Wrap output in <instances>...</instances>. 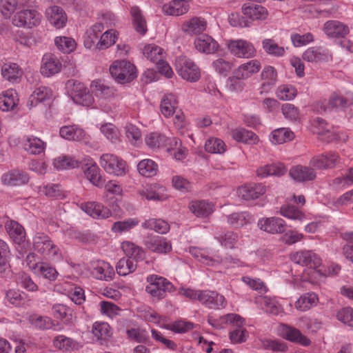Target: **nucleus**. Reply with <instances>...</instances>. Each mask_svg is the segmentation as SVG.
<instances>
[{"instance_id":"nucleus-26","label":"nucleus","mask_w":353,"mask_h":353,"mask_svg":"<svg viewBox=\"0 0 353 353\" xmlns=\"http://www.w3.org/2000/svg\"><path fill=\"white\" fill-rule=\"evenodd\" d=\"M19 99L14 89L9 88L0 93V110L3 112L12 111L16 109Z\"/></svg>"},{"instance_id":"nucleus-35","label":"nucleus","mask_w":353,"mask_h":353,"mask_svg":"<svg viewBox=\"0 0 353 353\" xmlns=\"http://www.w3.org/2000/svg\"><path fill=\"white\" fill-rule=\"evenodd\" d=\"M287 172V168L282 163H273L260 166L256 170L259 177L265 178L270 176H281Z\"/></svg>"},{"instance_id":"nucleus-21","label":"nucleus","mask_w":353,"mask_h":353,"mask_svg":"<svg viewBox=\"0 0 353 353\" xmlns=\"http://www.w3.org/2000/svg\"><path fill=\"white\" fill-rule=\"evenodd\" d=\"M194 46L198 52L207 54L216 52L219 48L218 42L208 34L197 37L194 41Z\"/></svg>"},{"instance_id":"nucleus-15","label":"nucleus","mask_w":353,"mask_h":353,"mask_svg":"<svg viewBox=\"0 0 353 353\" xmlns=\"http://www.w3.org/2000/svg\"><path fill=\"white\" fill-rule=\"evenodd\" d=\"M46 17L50 24L56 29L64 28L68 22L65 10L58 6L48 7L46 10Z\"/></svg>"},{"instance_id":"nucleus-30","label":"nucleus","mask_w":353,"mask_h":353,"mask_svg":"<svg viewBox=\"0 0 353 353\" xmlns=\"http://www.w3.org/2000/svg\"><path fill=\"white\" fill-rule=\"evenodd\" d=\"M1 182L6 185L19 186L27 183L29 181V176L27 172L13 170L1 176Z\"/></svg>"},{"instance_id":"nucleus-10","label":"nucleus","mask_w":353,"mask_h":353,"mask_svg":"<svg viewBox=\"0 0 353 353\" xmlns=\"http://www.w3.org/2000/svg\"><path fill=\"white\" fill-rule=\"evenodd\" d=\"M291 259L302 266L321 272V270H318L321 266V260L316 253L311 250H301L293 253L291 255Z\"/></svg>"},{"instance_id":"nucleus-19","label":"nucleus","mask_w":353,"mask_h":353,"mask_svg":"<svg viewBox=\"0 0 353 353\" xmlns=\"http://www.w3.org/2000/svg\"><path fill=\"white\" fill-rule=\"evenodd\" d=\"M200 303L210 309L224 308L227 305V301L223 295L210 290H203Z\"/></svg>"},{"instance_id":"nucleus-13","label":"nucleus","mask_w":353,"mask_h":353,"mask_svg":"<svg viewBox=\"0 0 353 353\" xmlns=\"http://www.w3.org/2000/svg\"><path fill=\"white\" fill-rule=\"evenodd\" d=\"M278 334L281 337L302 345L307 346L310 343V340L302 334L296 328L285 324H281L277 329Z\"/></svg>"},{"instance_id":"nucleus-63","label":"nucleus","mask_w":353,"mask_h":353,"mask_svg":"<svg viewBox=\"0 0 353 353\" xmlns=\"http://www.w3.org/2000/svg\"><path fill=\"white\" fill-rule=\"evenodd\" d=\"M53 316L61 320L64 323L68 324L72 321V311L65 305L55 304L52 307Z\"/></svg>"},{"instance_id":"nucleus-16","label":"nucleus","mask_w":353,"mask_h":353,"mask_svg":"<svg viewBox=\"0 0 353 353\" xmlns=\"http://www.w3.org/2000/svg\"><path fill=\"white\" fill-rule=\"evenodd\" d=\"M260 76L261 84L259 88V92L261 94L263 93H268L277 83V71L272 65H265Z\"/></svg>"},{"instance_id":"nucleus-18","label":"nucleus","mask_w":353,"mask_h":353,"mask_svg":"<svg viewBox=\"0 0 353 353\" xmlns=\"http://www.w3.org/2000/svg\"><path fill=\"white\" fill-rule=\"evenodd\" d=\"M353 103V93H347V97H344L342 95L334 92L328 100H324L321 102V109L323 112H327L335 108L345 107Z\"/></svg>"},{"instance_id":"nucleus-25","label":"nucleus","mask_w":353,"mask_h":353,"mask_svg":"<svg viewBox=\"0 0 353 353\" xmlns=\"http://www.w3.org/2000/svg\"><path fill=\"white\" fill-rule=\"evenodd\" d=\"M266 188L263 183L247 184L242 185L237 189V194L245 200L258 199L264 194Z\"/></svg>"},{"instance_id":"nucleus-59","label":"nucleus","mask_w":353,"mask_h":353,"mask_svg":"<svg viewBox=\"0 0 353 353\" xmlns=\"http://www.w3.org/2000/svg\"><path fill=\"white\" fill-rule=\"evenodd\" d=\"M169 145L170 147H168V150L176 160L181 161L186 157L188 150L186 148L181 146V141L175 137L171 138Z\"/></svg>"},{"instance_id":"nucleus-44","label":"nucleus","mask_w":353,"mask_h":353,"mask_svg":"<svg viewBox=\"0 0 353 353\" xmlns=\"http://www.w3.org/2000/svg\"><path fill=\"white\" fill-rule=\"evenodd\" d=\"M10 237L17 244H21L26 239V232L21 225L14 221H7L5 225Z\"/></svg>"},{"instance_id":"nucleus-6","label":"nucleus","mask_w":353,"mask_h":353,"mask_svg":"<svg viewBox=\"0 0 353 353\" xmlns=\"http://www.w3.org/2000/svg\"><path fill=\"white\" fill-rule=\"evenodd\" d=\"M41 18V14L36 10L23 9L14 14L12 23L19 28H32L39 25Z\"/></svg>"},{"instance_id":"nucleus-8","label":"nucleus","mask_w":353,"mask_h":353,"mask_svg":"<svg viewBox=\"0 0 353 353\" xmlns=\"http://www.w3.org/2000/svg\"><path fill=\"white\" fill-rule=\"evenodd\" d=\"M227 46L231 54L237 58L251 59L256 54L253 43L245 39H231L228 41Z\"/></svg>"},{"instance_id":"nucleus-48","label":"nucleus","mask_w":353,"mask_h":353,"mask_svg":"<svg viewBox=\"0 0 353 353\" xmlns=\"http://www.w3.org/2000/svg\"><path fill=\"white\" fill-rule=\"evenodd\" d=\"M143 54L147 59L154 63L159 62V61L165 57L164 50L154 43L145 45L143 48Z\"/></svg>"},{"instance_id":"nucleus-31","label":"nucleus","mask_w":353,"mask_h":353,"mask_svg":"<svg viewBox=\"0 0 353 353\" xmlns=\"http://www.w3.org/2000/svg\"><path fill=\"white\" fill-rule=\"evenodd\" d=\"M302 58L307 62L318 63L328 61L331 58V54L326 48L310 47L303 53Z\"/></svg>"},{"instance_id":"nucleus-37","label":"nucleus","mask_w":353,"mask_h":353,"mask_svg":"<svg viewBox=\"0 0 353 353\" xmlns=\"http://www.w3.org/2000/svg\"><path fill=\"white\" fill-rule=\"evenodd\" d=\"M92 92L99 99H110L116 95L114 89L105 84L101 81H93L90 85Z\"/></svg>"},{"instance_id":"nucleus-57","label":"nucleus","mask_w":353,"mask_h":353,"mask_svg":"<svg viewBox=\"0 0 353 353\" xmlns=\"http://www.w3.org/2000/svg\"><path fill=\"white\" fill-rule=\"evenodd\" d=\"M24 149L33 154L42 153L46 148V143L39 138L27 137L23 143Z\"/></svg>"},{"instance_id":"nucleus-62","label":"nucleus","mask_w":353,"mask_h":353,"mask_svg":"<svg viewBox=\"0 0 353 353\" xmlns=\"http://www.w3.org/2000/svg\"><path fill=\"white\" fill-rule=\"evenodd\" d=\"M121 249L127 258L137 261L141 258L143 250L139 246L130 241H124L121 244Z\"/></svg>"},{"instance_id":"nucleus-47","label":"nucleus","mask_w":353,"mask_h":353,"mask_svg":"<svg viewBox=\"0 0 353 353\" xmlns=\"http://www.w3.org/2000/svg\"><path fill=\"white\" fill-rule=\"evenodd\" d=\"M319 297L314 292H307L301 295L295 302L294 306L296 310L305 312L317 305Z\"/></svg>"},{"instance_id":"nucleus-43","label":"nucleus","mask_w":353,"mask_h":353,"mask_svg":"<svg viewBox=\"0 0 353 353\" xmlns=\"http://www.w3.org/2000/svg\"><path fill=\"white\" fill-rule=\"evenodd\" d=\"M190 210L197 217L205 218L214 212V205L205 201H194L189 205Z\"/></svg>"},{"instance_id":"nucleus-1","label":"nucleus","mask_w":353,"mask_h":353,"mask_svg":"<svg viewBox=\"0 0 353 353\" xmlns=\"http://www.w3.org/2000/svg\"><path fill=\"white\" fill-rule=\"evenodd\" d=\"M32 248L46 259L55 262L63 259L62 252L59 247L43 232H37L34 234L32 238Z\"/></svg>"},{"instance_id":"nucleus-46","label":"nucleus","mask_w":353,"mask_h":353,"mask_svg":"<svg viewBox=\"0 0 353 353\" xmlns=\"http://www.w3.org/2000/svg\"><path fill=\"white\" fill-rule=\"evenodd\" d=\"M52 97V90L46 86H41L34 90L29 97L28 105L30 108L37 106L40 102L50 99Z\"/></svg>"},{"instance_id":"nucleus-17","label":"nucleus","mask_w":353,"mask_h":353,"mask_svg":"<svg viewBox=\"0 0 353 353\" xmlns=\"http://www.w3.org/2000/svg\"><path fill=\"white\" fill-rule=\"evenodd\" d=\"M258 226L261 230L270 234H282L285 231L286 223L280 217L273 216L259 219Z\"/></svg>"},{"instance_id":"nucleus-56","label":"nucleus","mask_w":353,"mask_h":353,"mask_svg":"<svg viewBox=\"0 0 353 353\" xmlns=\"http://www.w3.org/2000/svg\"><path fill=\"white\" fill-rule=\"evenodd\" d=\"M117 30L110 29L101 34L100 39L97 43V48L105 50L114 45L118 39Z\"/></svg>"},{"instance_id":"nucleus-5","label":"nucleus","mask_w":353,"mask_h":353,"mask_svg":"<svg viewBox=\"0 0 353 353\" xmlns=\"http://www.w3.org/2000/svg\"><path fill=\"white\" fill-rule=\"evenodd\" d=\"M175 66L177 73L182 79L190 82H196L200 79L199 68L189 58L185 56L178 57L176 59Z\"/></svg>"},{"instance_id":"nucleus-39","label":"nucleus","mask_w":353,"mask_h":353,"mask_svg":"<svg viewBox=\"0 0 353 353\" xmlns=\"http://www.w3.org/2000/svg\"><path fill=\"white\" fill-rule=\"evenodd\" d=\"M104 30L103 24L96 23L87 30L84 36V46L86 48H91L100 39L102 32Z\"/></svg>"},{"instance_id":"nucleus-60","label":"nucleus","mask_w":353,"mask_h":353,"mask_svg":"<svg viewBox=\"0 0 353 353\" xmlns=\"http://www.w3.org/2000/svg\"><path fill=\"white\" fill-rule=\"evenodd\" d=\"M144 229L154 230L159 234H165L170 230V225L163 219H150L142 223Z\"/></svg>"},{"instance_id":"nucleus-36","label":"nucleus","mask_w":353,"mask_h":353,"mask_svg":"<svg viewBox=\"0 0 353 353\" xmlns=\"http://www.w3.org/2000/svg\"><path fill=\"white\" fill-rule=\"evenodd\" d=\"M190 0H172L163 5V12L168 15L179 16L186 13L190 8Z\"/></svg>"},{"instance_id":"nucleus-41","label":"nucleus","mask_w":353,"mask_h":353,"mask_svg":"<svg viewBox=\"0 0 353 353\" xmlns=\"http://www.w3.org/2000/svg\"><path fill=\"white\" fill-rule=\"evenodd\" d=\"M233 139L238 142L249 145L257 144L259 139L258 136L252 131L244 128H236L231 131Z\"/></svg>"},{"instance_id":"nucleus-9","label":"nucleus","mask_w":353,"mask_h":353,"mask_svg":"<svg viewBox=\"0 0 353 353\" xmlns=\"http://www.w3.org/2000/svg\"><path fill=\"white\" fill-rule=\"evenodd\" d=\"M322 30L328 39L336 40L346 37L350 32L347 24L336 19L325 21Z\"/></svg>"},{"instance_id":"nucleus-11","label":"nucleus","mask_w":353,"mask_h":353,"mask_svg":"<svg viewBox=\"0 0 353 353\" xmlns=\"http://www.w3.org/2000/svg\"><path fill=\"white\" fill-rule=\"evenodd\" d=\"M73 101L83 106H90L92 104L94 99L86 86L81 82L75 81L70 91Z\"/></svg>"},{"instance_id":"nucleus-3","label":"nucleus","mask_w":353,"mask_h":353,"mask_svg":"<svg viewBox=\"0 0 353 353\" xmlns=\"http://www.w3.org/2000/svg\"><path fill=\"white\" fill-rule=\"evenodd\" d=\"M112 77L120 83L132 81L137 77V68L127 61H115L110 67Z\"/></svg>"},{"instance_id":"nucleus-32","label":"nucleus","mask_w":353,"mask_h":353,"mask_svg":"<svg viewBox=\"0 0 353 353\" xmlns=\"http://www.w3.org/2000/svg\"><path fill=\"white\" fill-rule=\"evenodd\" d=\"M207 23L201 17H193L185 21L181 27V31L188 35L201 34L205 30Z\"/></svg>"},{"instance_id":"nucleus-64","label":"nucleus","mask_w":353,"mask_h":353,"mask_svg":"<svg viewBox=\"0 0 353 353\" xmlns=\"http://www.w3.org/2000/svg\"><path fill=\"white\" fill-rule=\"evenodd\" d=\"M262 47L267 54L274 57H282L285 52L283 47L279 46L275 41L272 39H263L262 41Z\"/></svg>"},{"instance_id":"nucleus-2","label":"nucleus","mask_w":353,"mask_h":353,"mask_svg":"<svg viewBox=\"0 0 353 353\" xmlns=\"http://www.w3.org/2000/svg\"><path fill=\"white\" fill-rule=\"evenodd\" d=\"M99 165L105 172L115 176H123L128 172L127 163L114 154H103L99 159Z\"/></svg>"},{"instance_id":"nucleus-24","label":"nucleus","mask_w":353,"mask_h":353,"mask_svg":"<svg viewBox=\"0 0 353 353\" xmlns=\"http://www.w3.org/2000/svg\"><path fill=\"white\" fill-rule=\"evenodd\" d=\"M289 175L298 182L311 181L316 177V174L313 168L303 165L292 166L290 169Z\"/></svg>"},{"instance_id":"nucleus-58","label":"nucleus","mask_w":353,"mask_h":353,"mask_svg":"<svg viewBox=\"0 0 353 353\" xmlns=\"http://www.w3.org/2000/svg\"><path fill=\"white\" fill-rule=\"evenodd\" d=\"M137 268L136 261L123 257L117 263L116 270L119 275L124 276L134 272Z\"/></svg>"},{"instance_id":"nucleus-28","label":"nucleus","mask_w":353,"mask_h":353,"mask_svg":"<svg viewBox=\"0 0 353 353\" xmlns=\"http://www.w3.org/2000/svg\"><path fill=\"white\" fill-rule=\"evenodd\" d=\"M261 68V61L258 59H252L239 65L233 72L239 78L248 79L257 74Z\"/></svg>"},{"instance_id":"nucleus-50","label":"nucleus","mask_w":353,"mask_h":353,"mask_svg":"<svg viewBox=\"0 0 353 353\" xmlns=\"http://www.w3.org/2000/svg\"><path fill=\"white\" fill-rule=\"evenodd\" d=\"M256 302L268 313L278 314L281 311V305L274 298L267 296H259L256 298Z\"/></svg>"},{"instance_id":"nucleus-20","label":"nucleus","mask_w":353,"mask_h":353,"mask_svg":"<svg viewBox=\"0 0 353 353\" xmlns=\"http://www.w3.org/2000/svg\"><path fill=\"white\" fill-rule=\"evenodd\" d=\"M238 320L232 321L230 332V339L233 344H239L245 342L248 337V332L244 327L245 320L239 314Z\"/></svg>"},{"instance_id":"nucleus-49","label":"nucleus","mask_w":353,"mask_h":353,"mask_svg":"<svg viewBox=\"0 0 353 353\" xmlns=\"http://www.w3.org/2000/svg\"><path fill=\"white\" fill-rule=\"evenodd\" d=\"M52 343L55 348L63 352H70L79 348L77 341L62 334L54 337Z\"/></svg>"},{"instance_id":"nucleus-51","label":"nucleus","mask_w":353,"mask_h":353,"mask_svg":"<svg viewBox=\"0 0 353 353\" xmlns=\"http://www.w3.org/2000/svg\"><path fill=\"white\" fill-rule=\"evenodd\" d=\"M294 133L289 128H281L273 130L270 135V140L274 144H282L292 140Z\"/></svg>"},{"instance_id":"nucleus-53","label":"nucleus","mask_w":353,"mask_h":353,"mask_svg":"<svg viewBox=\"0 0 353 353\" xmlns=\"http://www.w3.org/2000/svg\"><path fill=\"white\" fill-rule=\"evenodd\" d=\"M170 139L159 132H154L145 136V143L149 148L156 149L167 145V142H170Z\"/></svg>"},{"instance_id":"nucleus-33","label":"nucleus","mask_w":353,"mask_h":353,"mask_svg":"<svg viewBox=\"0 0 353 353\" xmlns=\"http://www.w3.org/2000/svg\"><path fill=\"white\" fill-rule=\"evenodd\" d=\"M2 78L10 83L19 82L23 75V70L16 63L6 62L1 69Z\"/></svg>"},{"instance_id":"nucleus-61","label":"nucleus","mask_w":353,"mask_h":353,"mask_svg":"<svg viewBox=\"0 0 353 353\" xmlns=\"http://www.w3.org/2000/svg\"><path fill=\"white\" fill-rule=\"evenodd\" d=\"M275 94L281 101H291L297 95V90L292 85L283 84L276 88Z\"/></svg>"},{"instance_id":"nucleus-45","label":"nucleus","mask_w":353,"mask_h":353,"mask_svg":"<svg viewBox=\"0 0 353 353\" xmlns=\"http://www.w3.org/2000/svg\"><path fill=\"white\" fill-rule=\"evenodd\" d=\"M88 166L84 171L85 175L94 185L101 188L104 183V179L101 177L100 170L97 163L92 159L86 164Z\"/></svg>"},{"instance_id":"nucleus-54","label":"nucleus","mask_w":353,"mask_h":353,"mask_svg":"<svg viewBox=\"0 0 353 353\" xmlns=\"http://www.w3.org/2000/svg\"><path fill=\"white\" fill-rule=\"evenodd\" d=\"M238 319H239V314L231 313L219 317L209 316L208 321L212 327L216 329H221L224 328L228 324L231 325L232 321H236Z\"/></svg>"},{"instance_id":"nucleus-22","label":"nucleus","mask_w":353,"mask_h":353,"mask_svg":"<svg viewBox=\"0 0 353 353\" xmlns=\"http://www.w3.org/2000/svg\"><path fill=\"white\" fill-rule=\"evenodd\" d=\"M145 245L150 251L159 254H167L172 250L170 241L159 236L147 237Z\"/></svg>"},{"instance_id":"nucleus-29","label":"nucleus","mask_w":353,"mask_h":353,"mask_svg":"<svg viewBox=\"0 0 353 353\" xmlns=\"http://www.w3.org/2000/svg\"><path fill=\"white\" fill-rule=\"evenodd\" d=\"M92 334L94 340L103 344L108 341L112 336L113 331L108 323L104 321H96L92 325Z\"/></svg>"},{"instance_id":"nucleus-38","label":"nucleus","mask_w":353,"mask_h":353,"mask_svg":"<svg viewBox=\"0 0 353 353\" xmlns=\"http://www.w3.org/2000/svg\"><path fill=\"white\" fill-rule=\"evenodd\" d=\"M242 12L244 15L252 20L265 19L268 14L265 8L253 3H245L242 7Z\"/></svg>"},{"instance_id":"nucleus-27","label":"nucleus","mask_w":353,"mask_h":353,"mask_svg":"<svg viewBox=\"0 0 353 353\" xmlns=\"http://www.w3.org/2000/svg\"><path fill=\"white\" fill-rule=\"evenodd\" d=\"M61 137L68 141H82L88 138L85 131L78 125L62 126L59 130Z\"/></svg>"},{"instance_id":"nucleus-12","label":"nucleus","mask_w":353,"mask_h":353,"mask_svg":"<svg viewBox=\"0 0 353 353\" xmlns=\"http://www.w3.org/2000/svg\"><path fill=\"white\" fill-rule=\"evenodd\" d=\"M61 68L62 63L56 55L46 53L43 56L40 67V72L43 76L52 77L60 72Z\"/></svg>"},{"instance_id":"nucleus-23","label":"nucleus","mask_w":353,"mask_h":353,"mask_svg":"<svg viewBox=\"0 0 353 353\" xmlns=\"http://www.w3.org/2000/svg\"><path fill=\"white\" fill-rule=\"evenodd\" d=\"M339 161V156L335 152H327L312 158L310 164L317 169H328L334 168Z\"/></svg>"},{"instance_id":"nucleus-42","label":"nucleus","mask_w":353,"mask_h":353,"mask_svg":"<svg viewBox=\"0 0 353 353\" xmlns=\"http://www.w3.org/2000/svg\"><path fill=\"white\" fill-rule=\"evenodd\" d=\"M313 125L316 128V130H314L315 133L319 134H323L326 132L328 134V138L330 141H345L347 139V136L343 132H330L326 129L327 123L323 119L316 118L313 121Z\"/></svg>"},{"instance_id":"nucleus-40","label":"nucleus","mask_w":353,"mask_h":353,"mask_svg":"<svg viewBox=\"0 0 353 353\" xmlns=\"http://www.w3.org/2000/svg\"><path fill=\"white\" fill-rule=\"evenodd\" d=\"M254 221L253 216L248 212H234L228 216V224L236 229L250 224Z\"/></svg>"},{"instance_id":"nucleus-4","label":"nucleus","mask_w":353,"mask_h":353,"mask_svg":"<svg viewBox=\"0 0 353 353\" xmlns=\"http://www.w3.org/2000/svg\"><path fill=\"white\" fill-rule=\"evenodd\" d=\"M146 280L148 283L145 288L146 292L157 299L164 298L167 292H172L174 290L173 285L162 276L151 274Z\"/></svg>"},{"instance_id":"nucleus-55","label":"nucleus","mask_w":353,"mask_h":353,"mask_svg":"<svg viewBox=\"0 0 353 353\" xmlns=\"http://www.w3.org/2000/svg\"><path fill=\"white\" fill-rule=\"evenodd\" d=\"M137 169L142 176L152 177L157 174L159 167L153 160L145 159L138 163Z\"/></svg>"},{"instance_id":"nucleus-7","label":"nucleus","mask_w":353,"mask_h":353,"mask_svg":"<svg viewBox=\"0 0 353 353\" xmlns=\"http://www.w3.org/2000/svg\"><path fill=\"white\" fill-rule=\"evenodd\" d=\"M85 269L91 276L101 281H112L115 274L114 268L103 260H92Z\"/></svg>"},{"instance_id":"nucleus-14","label":"nucleus","mask_w":353,"mask_h":353,"mask_svg":"<svg viewBox=\"0 0 353 353\" xmlns=\"http://www.w3.org/2000/svg\"><path fill=\"white\" fill-rule=\"evenodd\" d=\"M80 208L83 212L94 219H105L112 215V212L108 207L97 201L82 203Z\"/></svg>"},{"instance_id":"nucleus-34","label":"nucleus","mask_w":353,"mask_h":353,"mask_svg":"<svg viewBox=\"0 0 353 353\" xmlns=\"http://www.w3.org/2000/svg\"><path fill=\"white\" fill-rule=\"evenodd\" d=\"M178 97L172 92L166 93L161 99L160 110L162 114L169 118L172 116L178 108Z\"/></svg>"},{"instance_id":"nucleus-52","label":"nucleus","mask_w":353,"mask_h":353,"mask_svg":"<svg viewBox=\"0 0 353 353\" xmlns=\"http://www.w3.org/2000/svg\"><path fill=\"white\" fill-rule=\"evenodd\" d=\"M130 15L135 30L141 34H145L147 31L146 21L140 8L137 6H132Z\"/></svg>"}]
</instances>
